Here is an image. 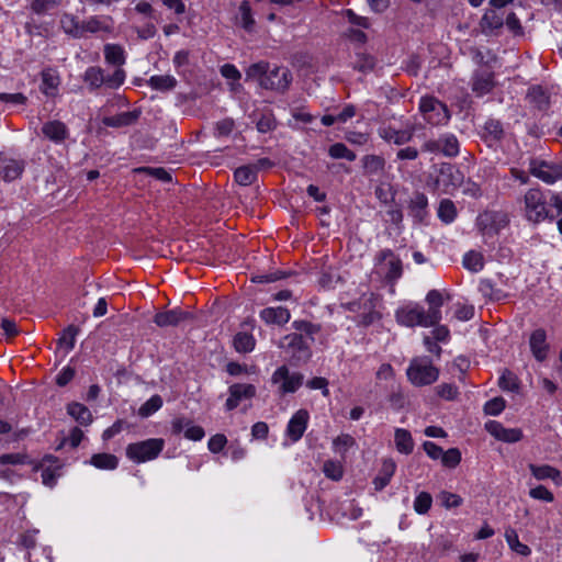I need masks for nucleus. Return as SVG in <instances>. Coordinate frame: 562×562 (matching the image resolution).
Here are the masks:
<instances>
[{
	"instance_id": "obj_47",
	"label": "nucleus",
	"mask_w": 562,
	"mask_h": 562,
	"mask_svg": "<svg viewBox=\"0 0 562 562\" xmlns=\"http://www.w3.org/2000/svg\"><path fill=\"white\" fill-rule=\"evenodd\" d=\"M79 329L70 325L66 329H64L61 336L58 339V345L60 348H64L66 352H69L74 349L76 342V336L78 335Z\"/></svg>"
},
{
	"instance_id": "obj_16",
	"label": "nucleus",
	"mask_w": 562,
	"mask_h": 562,
	"mask_svg": "<svg viewBox=\"0 0 562 562\" xmlns=\"http://www.w3.org/2000/svg\"><path fill=\"white\" fill-rule=\"evenodd\" d=\"M529 348L537 361L543 362L548 358L550 346L547 342V333L543 328H537L530 334Z\"/></svg>"
},
{
	"instance_id": "obj_4",
	"label": "nucleus",
	"mask_w": 562,
	"mask_h": 562,
	"mask_svg": "<svg viewBox=\"0 0 562 562\" xmlns=\"http://www.w3.org/2000/svg\"><path fill=\"white\" fill-rule=\"evenodd\" d=\"M381 300L374 293H366L358 301L348 303V310L358 314L362 325L369 326L381 318Z\"/></svg>"
},
{
	"instance_id": "obj_29",
	"label": "nucleus",
	"mask_w": 562,
	"mask_h": 562,
	"mask_svg": "<svg viewBox=\"0 0 562 562\" xmlns=\"http://www.w3.org/2000/svg\"><path fill=\"white\" fill-rule=\"evenodd\" d=\"M428 199L424 193H415L411 199L408 211L409 215L417 222H423L427 214Z\"/></svg>"
},
{
	"instance_id": "obj_34",
	"label": "nucleus",
	"mask_w": 562,
	"mask_h": 562,
	"mask_svg": "<svg viewBox=\"0 0 562 562\" xmlns=\"http://www.w3.org/2000/svg\"><path fill=\"white\" fill-rule=\"evenodd\" d=\"M67 413L83 426H87L92 422V415L83 404L77 402L68 404Z\"/></svg>"
},
{
	"instance_id": "obj_38",
	"label": "nucleus",
	"mask_w": 562,
	"mask_h": 562,
	"mask_svg": "<svg viewBox=\"0 0 562 562\" xmlns=\"http://www.w3.org/2000/svg\"><path fill=\"white\" fill-rule=\"evenodd\" d=\"M527 98L539 110H547L550 103L548 93L540 86L529 88Z\"/></svg>"
},
{
	"instance_id": "obj_54",
	"label": "nucleus",
	"mask_w": 562,
	"mask_h": 562,
	"mask_svg": "<svg viewBox=\"0 0 562 562\" xmlns=\"http://www.w3.org/2000/svg\"><path fill=\"white\" fill-rule=\"evenodd\" d=\"M506 406V402L502 397H494L487 401L484 405V412L491 416L499 415Z\"/></svg>"
},
{
	"instance_id": "obj_36",
	"label": "nucleus",
	"mask_w": 562,
	"mask_h": 562,
	"mask_svg": "<svg viewBox=\"0 0 562 562\" xmlns=\"http://www.w3.org/2000/svg\"><path fill=\"white\" fill-rule=\"evenodd\" d=\"M59 86V77L56 71L46 69L42 72L41 90L46 95H54Z\"/></svg>"
},
{
	"instance_id": "obj_18",
	"label": "nucleus",
	"mask_w": 562,
	"mask_h": 562,
	"mask_svg": "<svg viewBox=\"0 0 562 562\" xmlns=\"http://www.w3.org/2000/svg\"><path fill=\"white\" fill-rule=\"evenodd\" d=\"M308 412L299 409L289 420L286 426V436L293 441H299L305 432L308 424Z\"/></svg>"
},
{
	"instance_id": "obj_57",
	"label": "nucleus",
	"mask_w": 562,
	"mask_h": 562,
	"mask_svg": "<svg viewBox=\"0 0 562 562\" xmlns=\"http://www.w3.org/2000/svg\"><path fill=\"white\" fill-rule=\"evenodd\" d=\"M356 441L353 437L347 434H342L334 439L333 445L337 452L345 453L352 446H355Z\"/></svg>"
},
{
	"instance_id": "obj_9",
	"label": "nucleus",
	"mask_w": 562,
	"mask_h": 562,
	"mask_svg": "<svg viewBox=\"0 0 562 562\" xmlns=\"http://www.w3.org/2000/svg\"><path fill=\"white\" fill-rule=\"evenodd\" d=\"M419 111L431 125L446 124L450 119L446 104L434 97H423L419 101Z\"/></svg>"
},
{
	"instance_id": "obj_44",
	"label": "nucleus",
	"mask_w": 562,
	"mask_h": 562,
	"mask_svg": "<svg viewBox=\"0 0 562 562\" xmlns=\"http://www.w3.org/2000/svg\"><path fill=\"white\" fill-rule=\"evenodd\" d=\"M83 80L91 89L100 88L105 85V76L99 67H89L83 75Z\"/></svg>"
},
{
	"instance_id": "obj_49",
	"label": "nucleus",
	"mask_w": 562,
	"mask_h": 562,
	"mask_svg": "<svg viewBox=\"0 0 562 562\" xmlns=\"http://www.w3.org/2000/svg\"><path fill=\"white\" fill-rule=\"evenodd\" d=\"M329 155L335 159H347L348 161L356 160V154L351 151L345 144L336 143L329 147Z\"/></svg>"
},
{
	"instance_id": "obj_43",
	"label": "nucleus",
	"mask_w": 562,
	"mask_h": 562,
	"mask_svg": "<svg viewBox=\"0 0 562 562\" xmlns=\"http://www.w3.org/2000/svg\"><path fill=\"white\" fill-rule=\"evenodd\" d=\"M463 267L471 272H479L484 267V258L481 252L470 250L463 256Z\"/></svg>"
},
{
	"instance_id": "obj_11",
	"label": "nucleus",
	"mask_w": 562,
	"mask_h": 562,
	"mask_svg": "<svg viewBox=\"0 0 562 562\" xmlns=\"http://www.w3.org/2000/svg\"><path fill=\"white\" fill-rule=\"evenodd\" d=\"M530 173L547 184H553L562 179V165L532 160L529 166Z\"/></svg>"
},
{
	"instance_id": "obj_37",
	"label": "nucleus",
	"mask_w": 562,
	"mask_h": 562,
	"mask_svg": "<svg viewBox=\"0 0 562 562\" xmlns=\"http://www.w3.org/2000/svg\"><path fill=\"white\" fill-rule=\"evenodd\" d=\"M233 344L237 352L247 353L254 350L256 340L251 334L240 331L234 336Z\"/></svg>"
},
{
	"instance_id": "obj_17",
	"label": "nucleus",
	"mask_w": 562,
	"mask_h": 562,
	"mask_svg": "<svg viewBox=\"0 0 562 562\" xmlns=\"http://www.w3.org/2000/svg\"><path fill=\"white\" fill-rule=\"evenodd\" d=\"M24 168V160L0 155V178L3 181L10 182L20 178Z\"/></svg>"
},
{
	"instance_id": "obj_51",
	"label": "nucleus",
	"mask_w": 562,
	"mask_h": 562,
	"mask_svg": "<svg viewBox=\"0 0 562 562\" xmlns=\"http://www.w3.org/2000/svg\"><path fill=\"white\" fill-rule=\"evenodd\" d=\"M498 385L504 391H518L519 384L517 376L509 370H505L499 378Z\"/></svg>"
},
{
	"instance_id": "obj_60",
	"label": "nucleus",
	"mask_w": 562,
	"mask_h": 562,
	"mask_svg": "<svg viewBox=\"0 0 562 562\" xmlns=\"http://www.w3.org/2000/svg\"><path fill=\"white\" fill-rule=\"evenodd\" d=\"M239 12L241 16V23L244 29L250 30L255 21L251 15V9L248 1H243L239 5Z\"/></svg>"
},
{
	"instance_id": "obj_59",
	"label": "nucleus",
	"mask_w": 562,
	"mask_h": 562,
	"mask_svg": "<svg viewBox=\"0 0 562 562\" xmlns=\"http://www.w3.org/2000/svg\"><path fill=\"white\" fill-rule=\"evenodd\" d=\"M530 497L551 503L554 499L553 494L543 485H538L529 491Z\"/></svg>"
},
{
	"instance_id": "obj_24",
	"label": "nucleus",
	"mask_w": 562,
	"mask_h": 562,
	"mask_svg": "<svg viewBox=\"0 0 562 562\" xmlns=\"http://www.w3.org/2000/svg\"><path fill=\"white\" fill-rule=\"evenodd\" d=\"M259 316L267 325L278 326L286 324L291 318L289 310L282 306L266 307L260 311Z\"/></svg>"
},
{
	"instance_id": "obj_50",
	"label": "nucleus",
	"mask_w": 562,
	"mask_h": 562,
	"mask_svg": "<svg viewBox=\"0 0 562 562\" xmlns=\"http://www.w3.org/2000/svg\"><path fill=\"white\" fill-rule=\"evenodd\" d=\"M432 504V497L427 492H420L414 501V510L419 514L424 515L428 513Z\"/></svg>"
},
{
	"instance_id": "obj_40",
	"label": "nucleus",
	"mask_w": 562,
	"mask_h": 562,
	"mask_svg": "<svg viewBox=\"0 0 562 562\" xmlns=\"http://www.w3.org/2000/svg\"><path fill=\"white\" fill-rule=\"evenodd\" d=\"M505 539L509 546V548L515 551L517 554L522 557H528L531 553V549L519 541L518 535L514 529H508L505 532Z\"/></svg>"
},
{
	"instance_id": "obj_55",
	"label": "nucleus",
	"mask_w": 562,
	"mask_h": 562,
	"mask_svg": "<svg viewBox=\"0 0 562 562\" xmlns=\"http://www.w3.org/2000/svg\"><path fill=\"white\" fill-rule=\"evenodd\" d=\"M323 472L328 479L338 481L342 476V468L339 462L328 460L323 465Z\"/></svg>"
},
{
	"instance_id": "obj_25",
	"label": "nucleus",
	"mask_w": 562,
	"mask_h": 562,
	"mask_svg": "<svg viewBox=\"0 0 562 562\" xmlns=\"http://www.w3.org/2000/svg\"><path fill=\"white\" fill-rule=\"evenodd\" d=\"M189 316V313L176 308L157 313L154 317V323L159 327L177 326Z\"/></svg>"
},
{
	"instance_id": "obj_22",
	"label": "nucleus",
	"mask_w": 562,
	"mask_h": 562,
	"mask_svg": "<svg viewBox=\"0 0 562 562\" xmlns=\"http://www.w3.org/2000/svg\"><path fill=\"white\" fill-rule=\"evenodd\" d=\"M43 135L55 144H61L69 137V130L65 123L54 120L42 126Z\"/></svg>"
},
{
	"instance_id": "obj_1",
	"label": "nucleus",
	"mask_w": 562,
	"mask_h": 562,
	"mask_svg": "<svg viewBox=\"0 0 562 562\" xmlns=\"http://www.w3.org/2000/svg\"><path fill=\"white\" fill-rule=\"evenodd\" d=\"M292 326L299 333L285 335L278 342V347L283 349L296 361H306L311 357V349L308 341L303 335L311 341H314V335L319 331V326L305 321H295Z\"/></svg>"
},
{
	"instance_id": "obj_39",
	"label": "nucleus",
	"mask_w": 562,
	"mask_h": 562,
	"mask_svg": "<svg viewBox=\"0 0 562 562\" xmlns=\"http://www.w3.org/2000/svg\"><path fill=\"white\" fill-rule=\"evenodd\" d=\"M236 182L240 186H249L257 179V167L248 165L237 168L234 172Z\"/></svg>"
},
{
	"instance_id": "obj_61",
	"label": "nucleus",
	"mask_w": 562,
	"mask_h": 562,
	"mask_svg": "<svg viewBox=\"0 0 562 562\" xmlns=\"http://www.w3.org/2000/svg\"><path fill=\"white\" fill-rule=\"evenodd\" d=\"M0 329L8 338H12L19 334L16 323L8 317L0 318Z\"/></svg>"
},
{
	"instance_id": "obj_23",
	"label": "nucleus",
	"mask_w": 562,
	"mask_h": 562,
	"mask_svg": "<svg viewBox=\"0 0 562 562\" xmlns=\"http://www.w3.org/2000/svg\"><path fill=\"white\" fill-rule=\"evenodd\" d=\"M495 86L494 75L491 71H475L472 77V91L477 95L482 97L490 93Z\"/></svg>"
},
{
	"instance_id": "obj_8",
	"label": "nucleus",
	"mask_w": 562,
	"mask_h": 562,
	"mask_svg": "<svg viewBox=\"0 0 562 562\" xmlns=\"http://www.w3.org/2000/svg\"><path fill=\"white\" fill-rule=\"evenodd\" d=\"M304 376L300 372H291L286 366L279 367L271 375V382L278 393L284 395L296 392L303 384Z\"/></svg>"
},
{
	"instance_id": "obj_7",
	"label": "nucleus",
	"mask_w": 562,
	"mask_h": 562,
	"mask_svg": "<svg viewBox=\"0 0 562 562\" xmlns=\"http://www.w3.org/2000/svg\"><path fill=\"white\" fill-rule=\"evenodd\" d=\"M396 322L406 327H431L436 326L432 319L428 316L427 311L417 303H407L395 312Z\"/></svg>"
},
{
	"instance_id": "obj_53",
	"label": "nucleus",
	"mask_w": 562,
	"mask_h": 562,
	"mask_svg": "<svg viewBox=\"0 0 562 562\" xmlns=\"http://www.w3.org/2000/svg\"><path fill=\"white\" fill-rule=\"evenodd\" d=\"M461 461V452L457 448H450L443 451L441 462L447 468H456Z\"/></svg>"
},
{
	"instance_id": "obj_64",
	"label": "nucleus",
	"mask_w": 562,
	"mask_h": 562,
	"mask_svg": "<svg viewBox=\"0 0 562 562\" xmlns=\"http://www.w3.org/2000/svg\"><path fill=\"white\" fill-rule=\"evenodd\" d=\"M227 442V439L222 434H216L209 439L207 447L213 453L222 451Z\"/></svg>"
},
{
	"instance_id": "obj_42",
	"label": "nucleus",
	"mask_w": 562,
	"mask_h": 562,
	"mask_svg": "<svg viewBox=\"0 0 562 562\" xmlns=\"http://www.w3.org/2000/svg\"><path fill=\"white\" fill-rule=\"evenodd\" d=\"M60 25L65 33L77 38L82 37L81 22H79L74 15L64 14L60 19Z\"/></svg>"
},
{
	"instance_id": "obj_27",
	"label": "nucleus",
	"mask_w": 562,
	"mask_h": 562,
	"mask_svg": "<svg viewBox=\"0 0 562 562\" xmlns=\"http://www.w3.org/2000/svg\"><path fill=\"white\" fill-rule=\"evenodd\" d=\"M531 474L539 481H543V480H552L555 484L558 485H562V475H561V472L557 469V468H553L549 464H541V465H536V464H532L530 463L528 465Z\"/></svg>"
},
{
	"instance_id": "obj_33",
	"label": "nucleus",
	"mask_w": 562,
	"mask_h": 562,
	"mask_svg": "<svg viewBox=\"0 0 562 562\" xmlns=\"http://www.w3.org/2000/svg\"><path fill=\"white\" fill-rule=\"evenodd\" d=\"M395 447L398 452L404 454L412 453L414 449V441L408 430L397 428L394 435Z\"/></svg>"
},
{
	"instance_id": "obj_62",
	"label": "nucleus",
	"mask_w": 562,
	"mask_h": 562,
	"mask_svg": "<svg viewBox=\"0 0 562 562\" xmlns=\"http://www.w3.org/2000/svg\"><path fill=\"white\" fill-rule=\"evenodd\" d=\"M485 132L495 140L503 136V126L499 121L488 120L484 125Z\"/></svg>"
},
{
	"instance_id": "obj_26",
	"label": "nucleus",
	"mask_w": 562,
	"mask_h": 562,
	"mask_svg": "<svg viewBox=\"0 0 562 562\" xmlns=\"http://www.w3.org/2000/svg\"><path fill=\"white\" fill-rule=\"evenodd\" d=\"M504 25V16L503 13L490 9L486 10L481 20V29L484 34L491 35L494 34L497 30L502 29Z\"/></svg>"
},
{
	"instance_id": "obj_6",
	"label": "nucleus",
	"mask_w": 562,
	"mask_h": 562,
	"mask_svg": "<svg viewBox=\"0 0 562 562\" xmlns=\"http://www.w3.org/2000/svg\"><path fill=\"white\" fill-rule=\"evenodd\" d=\"M165 447L161 438H150L144 441L130 443L126 447V457L136 463H143L156 459Z\"/></svg>"
},
{
	"instance_id": "obj_63",
	"label": "nucleus",
	"mask_w": 562,
	"mask_h": 562,
	"mask_svg": "<svg viewBox=\"0 0 562 562\" xmlns=\"http://www.w3.org/2000/svg\"><path fill=\"white\" fill-rule=\"evenodd\" d=\"M125 77V71L119 68L113 75L105 77V85L111 89H117L124 83Z\"/></svg>"
},
{
	"instance_id": "obj_52",
	"label": "nucleus",
	"mask_w": 562,
	"mask_h": 562,
	"mask_svg": "<svg viewBox=\"0 0 562 562\" xmlns=\"http://www.w3.org/2000/svg\"><path fill=\"white\" fill-rule=\"evenodd\" d=\"M385 161L382 157L368 155L363 158V166L370 173H378L383 170Z\"/></svg>"
},
{
	"instance_id": "obj_48",
	"label": "nucleus",
	"mask_w": 562,
	"mask_h": 562,
	"mask_svg": "<svg viewBox=\"0 0 562 562\" xmlns=\"http://www.w3.org/2000/svg\"><path fill=\"white\" fill-rule=\"evenodd\" d=\"M162 406V398L159 395H153L138 409L140 417H149Z\"/></svg>"
},
{
	"instance_id": "obj_2",
	"label": "nucleus",
	"mask_w": 562,
	"mask_h": 562,
	"mask_svg": "<svg viewBox=\"0 0 562 562\" xmlns=\"http://www.w3.org/2000/svg\"><path fill=\"white\" fill-rule=\"evenodd\" d=\"M462 172L449 162H442L436 168L435 176L430 177L429 186L434 191L451 194L463 182Z\"/></svg>"
},
{
	"instance_id": "obj_12",
	"label": "nucleus",
	"mask_w": 562,
	"mask_h": 562,
	"mask_svg": "<svg viewBox=\"0 0 562 562\" xmlns=\"http://www.w3.org/2000/svg\"><path fill=\"white\" fill-rule=\"evenodd\" d=\"M376 260L389 281H396L402 277V261L391 249L381 250L376 256Z\"/></svg>"
},
{
	"instance_id": "obj_56",
	"label": "nucleus",
	"mask_w": 562,
	"mask_h": 562,
	"mask_svg": "<svg viewBox=\"0 0 562 562\" xmlns=\"http://www.w3.org/2000/svg\"><path fill=\"white\" fill-rule=\"evenodd\" d=\"M480 290L484 295L494 301H501L506 297V294L502 290L495 289L490 281H482Z\"/></svg>"
},
{
	"instance_id": "obj_32",
	"label": "nucleus",
	"mask_w": 562,
	"mask_h": 562,
	"mask_svg": "<svg viewBox=\"0 0 562 562\" xmlns=\"http://www.w3.org/2000/svg\"><path fill=\"white\" fill-rule=\"evenodd\" d=\"M147 85L154 90L166 92L175 89L177 79L171 75H155L148 79Z\"/></svg>"
},
{
	"instance_id": "obj_10",
	"label": "nucleus",
	"mask_w": 562,
	"mask_h": 562,
	"mask_svg": "<svg viewBox=\"0 0 562 562\" xmlns=\"http://www.w3.org/2000/svg\"><path fill=\"white\" fill-rule=\"evenodd\" d=\"M424 151L432 154H442L446 157H456L460 151V144L456 135L445 133L437 139H428L423 144Z\"/></svg>"
},
{
	"instance_id": "obj_58",
	"label": "nucleus",
	"mask_w": 562,
	"mask_h": 562,
	"mask_svg": "<svg viewBox=\"0 0 562 562\" xmlns=\"http://www.w3.org/2000/svg\"><path fill=\"white\" fill-rule=\"evenodd\" d=\"M235 127V122L232 119H223L218 121L215 125V136L216 137H226L231 135Z\"/></svg>"
},
{
	"instance_id": "obj_5",
	"label": "nucleus",
	"mask_w": 562,
	"mask_h": 562,
	"mask_svg": "<svg viewBox=\"0 0 562 562\" xmlns=\"http://www.w3.org/2000/svg\"><path fill=\"white\" fill-rule=\"evenodd\" d=\"M524 214L528 222L538 224L549 216L546 198L540 189L531 188L524 195Z\"/></svg>"
},
{
	"instance_id": "obj_15",
	"label": "nucleus",
	"mask_w": 562,
	"mask_h": 562,
	"mask_svg": "<svg viewBox=\"0 0 562 562\" xmlns=\"http://www.w3.org/2000/svg\"><path fill=\"white\" fill-rule=\"evenodd\" d=\"M291 80V74L286 68H268L266 78L262 79V88L271 90H285L289 87Z\"/></svg>"
},
{
	"instance_id": "obj_3",
	"label": "nucleus",
	"mask_w": 562,
	"mask_h": 562,
	"mask_svg": "<svg viewBox=\"0 0 562 562\" xmlns=\"http://www.w3.org/2000/svg\"><path fill=\"white\" fill-rule=\"evenodd\" d=\"M406 375L415 386L430 385L439 378V369L436 368L428 357H415L411 360Z\"/></svg>"
},
{
	"instance_id": "obj_30",
	"label": "nucleus",
	"mask_w": 562,
	"mask_h": 562,
	"mask_svg": "<svg viewBox=\"0 0 562 562\" xmlns=\"http://www.w3.org/2000/svg\"><path fill=\"white\" fill-rule=\"evenodd\" d=\"M395 470V462L392 459H384L378 475L373 480L374 488L382 491L390 483Z\"/></svg>"
},
{
	"instance_id": "obj_14",
	"label": "nucleus",
	"mask_w": 562,
	"mask_h": 562,
	"mask_svg": "<svg viewBox=\"0 0 562 562\" xmlns=\"http://www.w3.org/2000/svg\"><path fill=\"white\" fill-rule=\"evenodd\" d=\"M82 37L87 33L111 34L114 30V21L110 15H94L81 22Z\"/></svg>"
},
{
	"instance_id": "obj_46",
	"label": "nucleus",
	"mask_w": 562,
	"mask_h": 562,
	"mask_svg": "<svg viewBox=\"0 0 562 562\" xmlns=\"http://www.w3.org/2000/svg\"><path fill=\"white\" fill-rule=\"evenodd\" d=\"M438 217L446 224L452 223L457 217V209L451 200L445 199L438 207Z\"/></svg>"
},
{
	"instance_id": "obj_28",
	"label": "nucleus",
	"mask_w": 562,
	"mask_h": 562,
	"mask_svg": "<svg viewBox=\"0 0 562 562\" xmlns=\"http://www.w3.org/2000/svg\"><path fill=\"white\" fill-rule=\"evenodd\" d=\"M426 302L429 305L427 310L428 316L432 319L435 325H438L442 318L441 306L443 305V296L438 290H430L426 295Z\"/></svg>"
},
{
	"instance_id": "obj_31",
	"label": "nucleus",
	"mask_w": 562,
	"mask_h": 562,
	"mask_svg": "<svg viewBox=\"0 0 562 562\" xmlns=\"http://www.w3.org/2000/svg\"><path fill=\"white\" fill-rule=\"evenodd\" d=\"M138 112L127 111L112 116H104L102 123L109 127H124L133 125L138 119Z\"/></svg>"
},
{
	"instance_id": "obj_13",
	"label": "nucleus",
	"mask_w": 562,
	"mask_h": 562,
	"mask_svg": "<svg viewBox=\"0 0 562 562\" xmlns=\"http://www.w3.org/2000/svg\"><path fill=\"white\" fill-rule=\"evenodd\" d=\"M257 389L254 384L235 383L228 387V398L225 403L227 411L235 409L241 401L251 400L256 396Z\"/></svg>"
},
{
	"instance_id": "obj_35",
	"label": "nucleus",
	"mask_w": 562,
	"mask_h": 562,
	"mask_svg": "<svg viewBox=\"0 0 562 562\" xmlns=\"http://www.w3.org/2000/svg\"><path fill=\"white\" fill-rule=\"evenodd\" d=\"M89 463L100 470H115L119 465V459L111 453H95L91 457Z\"/></svg>"
},
{
	"instance_id": "obj_41",
	"label": "nucleus",
	"mask_w": 562,
	"mask_h": 562,
	"mask_svg": "<svg viewBox=\"0 0 562 562\" xmlns=\"http://www.w3.org/2000/svg\"><path fill=\"white\" fill-rule=\"evenodd\" d=\"M104 58L109 64L121 66L125 63L124 49L116 44L104 46Z\"/></svg>"
},
{
	"instance_id": "obj_45",
	"label": "nucleus",
	"mask_w": 562,
	"mask_h": 562,
	"mask_svg": "<svg viewBox=\"0 0 562 562\" xmlns=\"http://www.w3.org/2000/svg\"><path fill=\"white\" fill-rule=\"evenodd\" d=\"M268 67V64L265 61L250 65L245 72L246 80L258 81L260 87H262V79L266 78Z\"/></svg>"
},
{
	"instance_id": "obj_20",
	"label": "nucleus",
	"mask_w": 562,
	"mask_h": 562,
	"mask_svg": "<svg viewBox=\"0 0 562 562\" xmlns=\"http://www.w3.org/2000/svg\"><path fill=\"white\" fill-rule=\"evenodd\" d=\"M486 430L496 439L514 443L522 438V432L518 428H505L501 423L491 420L485 425Z\"/></svg>"
},
{
	"instance_id": "obj_19",
	"label": "nucleus",
	"mask_w": 562,
	"mask_h": 562,
	"mask_svg": "<svg viewBox=\"0 0 562 562\" xmlns=\"http://www.w3.org/2000/svg\"><path fill=\"white\" fill-rule=\"evenodd\" d=\"M414 127L408 126L403 130H396L392 126H381L378 131L379 136L387 143L395 145H404L412 140L414 136Z\"/></svg>"
},
{
	"instance_id": "obj_21",
	"label": "nucleus",
	"mask_w": 562,
	"mask_h": 562,
	"mask_svg": "<svg viewBox=\"0 0 562 562\" xmlns=\"http://www.w3.org/2000/svg\"><path fill=\"white\" fill-rule=\"evenodd\" d=\"M40 468L42 470V483L48 487L55 486L57 479L60 476V468L59 461L57 458L53 456H46Z\"/></svg>"
}]
</instances>
